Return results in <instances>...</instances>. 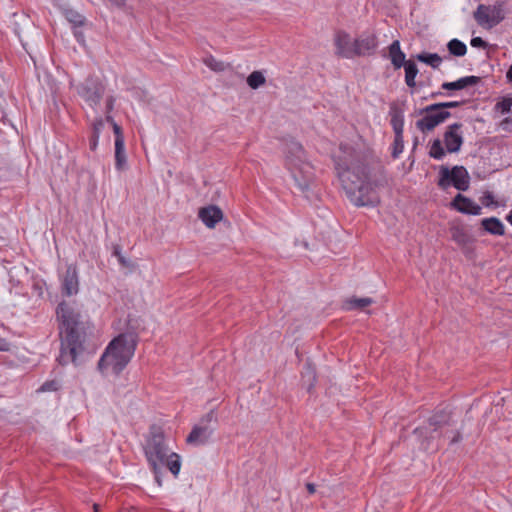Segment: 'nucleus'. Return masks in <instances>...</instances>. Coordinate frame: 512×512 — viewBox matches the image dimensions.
<instances>
[{"label": "nucleus", "instance_id": "1", "mask_svg": "<svg viewBox=\"0 0 512 512\" xmlns=\"http://www.w3.org/2000/svg\"><path fill=\"white\" fill-rule=\"evenodd\" d=\"M56 316L60 329V355L58 362L61 365L76 363L77 357L84 350V344L92 326L87 317L72 303L62 301L56 308Z\"/></svg>", "mask_w": 512, "mask_h": 512}, {"label": "nucleus", "instance_id": "2", "mask_svg": "<svg viewBox=\"0 0 512 512\" xmlns=\"http://www.w3.org/2000/svg\"><path fill=\"white\" fill-rule=\"evenodd\" d=\"M338 177L343 189L350 200L357 206H375L379 203V196L368 180V171L365 165L342 167L336 165Z\"/></svg>", "mask_w": 512, "mask_h": 512}, {"label": "nucleus", "instance_id": "3", "mask_svg": "<svg viewBox=\"0 0 512 512\" xmlns=\"http://www.w3.org/2000/svg\"><path fill=\"white\" fill-rule=\"evenodd\" d=\"M138 336L135 332H125L115 337L106 347L98 361V369L105 373L108 369L118 375L134 356Z\"/></svg>", "mask_w": 512, "mask_h": 512}, {"label": "nucleus", "instance_id": "4", "mask_svg": "<svg viewBox=\"0 0 512 512\" xmlns=\"http://www.w3.org/2000/svg\"><path fill=\"white\" fill-rule=\"evenodd\" d=\"M285 154L286 166L296 185L305 197L310 199L309 193L314 186V172L312 165L306 161L302 145L295 140H290L286 143Z\"/></svg>", "mask_w": 512, "mask_h": 512}, {"label": "nucleus", "instance_id": "5", "mask_svg": "<svg viewBox=\"0 0 512 512\" xmlns=\"http://www.w3.org/2000/svg\"><path fill=\"white\" fill-rule=\"evenodd\" d=\"M144 453L155 475L157 484L161 486V469L164 467L165 459L170 453L161 427L157 425L150 427L149 435L144 445Z\"/></svg>", "mask_w": 512, "mask_h": 512}, {"label": "nucleus", "instance_id": "6", "mask_svg": "<svg viewBox=\"0 0 512 512\" xmlns=\"http://www.w3.org/2000/svg\"><path fill=\"white\" fill-rule=\"evenodd\" d=\"M506 1H496L493 5L479 4L473 13L478 25L491 29L506 17Z\"/></svg>", "mask_w": 512, "mask_h": 512}, {"label": "nucleus", "instance_id": "7", "mask_svg": "<svg viewBox=\"0 0 512 512\" xmlns=\"http://www.w3.org/2000/svg\"><path fill=\"white\" fill-rule=\"evenodd\" d=\"M218 418L214 409L206 413L192 428L187 436V443L195 446L206 444L215 431Z\"/></svg>", "mask_w": 512, "mask_h": 512}, {"label": "nucleus", "instance_id": "8", "mask_svg": "<svg viewBox=\"0 0 512 512\" xmlns=\"http://www.w3.org/2000/svg\"><path fill=\"white\" fill-rule=\"evenodd\" d=\"M439 175L438 186L442 189L451 185L460 191H466L469 188L470 176L464 166H454L452 169L441 166Z\"/></svg>", "mask_w": 512, "mask_h": 512}, {"label": "nucleus", "instance_id": "9", "mask_svg": "<svg viewBox=\"0 0 512 512\" xmlns=\"http://www.w3.org/2000/svg\"><path fill=\"white\" fill-rule=\"evenodd\" d=\"M105 90L106 87L104 83L95 76L87 77L83 82L76 86L77 94L92 109H95L100 104Z\"/></svg>", "mask_w": 512, "mask_h": 512}, {"label": "nucleus", "instance_id": "10", "mask_svg": "<svg viewBox=\"0 0 512 512\" xmlns=\"http://www.w3.org/2000/svg\"><path fill=\"white\" fill-rule=\"evenodd\" d=\"M432 104L420 110L422 118L416 121V128L422 133H427L435 129L438 125L444 123L451 113L444 109H431Z\"/></svg>", "mask_w": 512, "mask_h": 512}, {"label": "nucleus", "instance_id": "11", "mask_svg": "<svg viewBox=\"0 0 512 512\" xmlns=\"http://www.w3.org/2000/svg\"><path fill=\"white\" fill-rule=\"evenodd\" d=\"M450 424L451 414L442 410L433 414L429 418L427 425L416 428L414 433L419 437H425V439L429 441L430 439H434L436 437L434 434L439 428Z\"/></svg>", "mask_w": 512, "mask_h": 512}, {"label": "nucleus", "instance_id": "12", "mask_svg": "<svg viewBox=\"0 0 512 512\" xmlns=\"http://www.w3.org/2000/svg\"><path fill=\"white\" fill-rule=\"evenodd\" d=\"M334 44L336 47V55L346 59L355 57V39L345 31H338L335 34Z\"/></svg>", "mask_w": 512, "mask_h": 512}, {"label": "nucleus", "instance_id": "13", "mask_svg": "<svg viewBox=\"0 0 512 512\" xmlns=\"http://www.w3.org/2000/svg\"><path fill=\"white\" fill-rule=\"evenodd\" d=\"M378 40L374 33L364 32L355 38V57L370 56L374 54Z\"/></svg>", "mask_w": 512, "mask_h": 512}, {"label": "nucleus", "instance_id": "14", "mask_svg": "<svg viewBox=\"0 0 512 512\" xmlns=\"http://www.w3.org/2000/svg\"><path fill=\"white\" fill-rule=\"evenodd\" d=\"M462 123H453L449 125L444 133V144L447 152L457 153L460 151L461 146L464 142L463 136L460 133Z\"/></svg>", "mask_w": 512, "mask_h": 512}, {"label": "nucleus", "instance_id": "15", "mask_svg": "<svg viewBox=\"0 0 512 512\" xmlns=\"http://www.w3.org/2000/svg\"><path fill=\"white\" fill-rule=\"evenodd\" d=\"M79 291V278L77 268L74 265H69L62 278V293L65 296L76 295Z\"/></svg>", "mask_w": 512, "mask_h": 512}, {"label": "nucleus", "instance_id": "16", "mask_svg": "<svg viewBox=\"0 0 512 512\" xmlns=\"http://www.w3.org/2000/svg\"><path fill=\"white\" fill-rule=\"evenodd\" d=\"M451 207L467 215H480L482 208L472 199L458 193L451 202Z\"/></svg>", "mask_w": 512, "mask_h": 512}, {"label": "nucleus", "instance_id": "17", "mask_svg": "<svg viewBox=\"0 0 512 512\" xmlns=\"http://www.w3.org/2000/svg\"><path fill=\"white\" fill-rule=\"evenodd\" d=\"M198 217L208 228H214L223 219V212L218 206L209 205L199 209Z\"/></svg>", "mask_w": 512, "mask_h": 512}, {"label": "nucleus", "instance_id": "18", "mask_svg": "<svg viewBox=\"0 0 512 512\" xmlns=\"http://www.w3.org/2000/svg\"><path fill=\"white\" fill-rule=\"evenodd\" d=\"M481 228L494 236H503L505 234V226L497 217L484 218L480 222Z\"/></svg>", "mask_w": 512, "mask_h": 512}, {"label": "nucleus", "instance_id": "19", "mask_svg": "<svg viewBox=\"0 0 512 512\" xmlns=\"http://www.w3.org/2000/svg\"><path fill=\"white\" fill-rule=\"evenodd\" d=\"M389 58L395 69H399L404 66L408 60H406L405 54L402 52L400 42L394 40L388 47Z\"/></svg>", "mask_w": 512, "mask_h": 512}, {"label": "nucleus", "instance_id": "20", "mask_svg": "<svg viewBox=\"0 0 512 512\" xmlns=\"http://www.w3.org/2000/svg\"><path fill=\"white\" fill-rule=\"evenodd\" d=\"M481 81L478 76H465L453 82H444L442 89L445 90H461L468 86L477 85Z\"/></svg>", "mask_w": 512, "mask_h": 512}, {"label": "nucleus", "instance_id": "21", "mask_svg": "<svg viewBox=\"0 0 512 512\" xmlns=\"http://www.w3.org/2000/svg\"><path fill=\"white\" fill-rule=\"evenodd\" d=\"M451 238L459 247L473 244L474 238L462 227L453 226L450 228Z\"/></svg>", "mask_w": 512, "mask_h": 512}, {"label": "nucleus", "instance_id": "22", "mask_svg": "<svg viewBox=\"0 0 512 512\" xmlns=\"http://www.w3.org/2000/svg\"><path fill=\"white\" fill-rule=\"evenodd\" d=\"M127 157L125 153V143L115 141V168L122 171L126 168Z\"/></svg>", "mask_w": 512, "mask_h": 512}, {"label": "nucleus", "instance_id": "23", "mask_svg": "<svg viewBox=\"0 0 512 512\" xmlns=\"http://www.w3.org/2000/svg\"><path fill=\"white\" fill-rule=\"evenodd\" d=\"M302 383L311 392L316 383V372L311 364H306L302 372Z\"/></svg>", "mask_w": 512, "mask_h": 512}, {"label": "nucleus", "instance_id": "24", "mask_svg": "<svg viewBox=\"0 0 512 512\" xmlns=\"http://www.w3.org/2000/svg\"><path fill=\"white\" fill-rule=\"evenodd\" d=\"M374 303V300L370 297L356 298L352 297L344 302V308L346 310L362 309Z\"/></svg>", "mask_w": 512, "mask_h": 512}, {"label": "nucleus", "instance_id": "25", "mask_svg": "<svg viewBox=\"0 0 512 512\" xmlns=\"http://www.w3.org/2000/svg\"><path fill=\"white\" fill-rule=\"evenodd\" d=\"M391 125L395 134H403L404 129V116L401 110L396 108L391 109Z\"/></svg>", "mask_w": 512, "mask_h": 512}, {"label": "nucleus", "instance_id": "26", "mask_svg": "<svg viewBox=\"0 0 512 512\" xmlns=\"http://www.w3.org/2000/svg\"><path fill=\"white\" fill-rule=\"evenodd\" d=\"M403 67L405 68L406 85L410 88H414L416 86L415 78L418 74V68L416 64L412 60H408Z\"/></svg>", "mask_w": 512, "mask_h": 512}, {"label": "nucleus", "instance_id": "27", "mask_svg": "<svg viewBox=\"0 0 512 512\" xmlns=\"http://www.w3.org/2000/svg\"><path fill=\"white\" fill-rule=\"evenodd\" d=\"M416 59L430 65L434 69H437L442 62V58L437 53L422 52L416 55Z\"/></svg>", "mask_w": 512, "mask_h": 512}, {"label": "nucleus", "instance_id": "28", "mask_svg": "<svg viewBox=\"0 0 512 512\" xmlns=\"http://www.w3.org/2000/svg\"><path fill=\"white\" fill-rule=\"evenodd\" d=\"M164 467H167L176 477L179 474L181 468L180 456L177 453L170 452L165 459Z\"/></svg>", "mask_w": 512, "mask_h": 512}, {"label": "nucleus", "instance_id": "29", "mask_svg": "<svg viewBox=\"0 0 512 512\" xmlns=\"http://www.w3.org/2000/svg\"><path fill=\"white\" fill-rule=\"evenodd\" d=\"M448 51L451 55L456 57H462L467 52V46L465 43L458 39H452L447 44Z\"/></svg>", "mask_w": 512, "mask_h": 512}, {"label": "nucleus", "instance_id": "30", "mask_svg": "<svg viewBox=\"0 0 512 512\" xmlns=\"http://www.w3.org/2000/svg\"><path fill=\"white\" fill-rule=\"evenodd\" d=\"M203 63L215 72H223L228 67V64L223 61L217 60L212 55H209L203 59Z\"/></svg>", "mask_w": 512, "mask_h": 512}, {"label": "nucleus", "instance_id": "31", "mask_svg": "<svg viewBox=\"0 0 512 512\" xmlns=\"http://www.w3.org/2000/svg\"><path fill=\"white\" fill-rule=\"evenodd\" d=\"M266 82V79L262 72L260 71H253L248 77H247V84L252 89H258L260 86L264 85Z\"/></svg>", "mask_w": 512, "mask_h": 512}, {"label": "nucleus", "instance_id": "32", "mask_svg": "<svg viewBox=\"0 0 512 512\" xmlns=\"http://www.w3.org/2000/svg\"><path fill=\"white\" fill-rule=\"evenodd\" d=\"M64 14H65L66 19L70 23H72L74 26L80 27V26L84 25L85 18L77 11H75L73 9H67V10H65Z\"/></svg>", "mask_w": 512, "mask_h": 512}, {"label": "nucleus", "instance_id": "33", "mask_svg": "<svg viewBox=\"0 0 512 512\" xmlns=\"http://www.w3.org/2000/svg\"><path fill=\"white\" fill-rule=\"evenodd\" d=\"M429 155H430V157H432L436 160H441L445 156V150H444L442 143L439 139H435L432 142V145H431V148L429 151Z\"/></svg>", "mask_w": 512, "mask_h": 512}, {"label": "nucleus", "instance_id": "34", "mask_svg": "<svg viewBox=\"0 0 512 512\" xmlns=\"http://www.w3.org/2000/svg\"><path fill=\"white\" fill-rule=\"evenodd\" d=\"M403 149H404L403 134H395L394 142H393L392 157L398 158L399 155L403 152Z\"/></svg>", "mask_w": 512, "mask_h": 512}, {"label": "nucleus", "instance_id": "35", "mask_svg": "<svg viewBox=\"0 0 512 512\" xmlns=\"http://www.w3.org/2000/svg\"><path fill=\"white\" fill-rule=\"evenodd\" d=\"M512 108V97H504L501 101L495 105V110L502 114L509 113Z\"/></svg>", "mask_w": 512, "mask_h": 512}, {"label": "nucleus", "instance_id": "36", "mask_svg": "<svg viewBox=\"0 0 512 512\" xmlns=\"http://www.w3.org/2000/svg\"><path fill=\"white\" fill-rule=\"evenodd\" d=\"M112 255L115 256L119 264L123 267H129L130 261L123 256L120 245L116 244L113 246Z\"/></svg>", "mask_w": 512, "mask_h": 512}, {"label": "nucleus", "instance_id": "37", "mask_svg": "<svg viewBox=\"0 0 512 512\" xmlns=\"http://www.w3.org/2000/svg\"><path fill=\"white\" fill-rule=\"evenodd\" d=\"M463 102L460 101H451V102H440L432 104L431 109H444L459 107Z\"/></svg>", "mask_w": 512, "mask_h": 512}, {"label": "nucleus", "instance_id": "38", "mask_svg": "<svg viewBox=\"0 0 512 512\" xmlns=\"http://www.w3.org/2000/svg\"><path fill=\"white\" fill-rule=\"evenodd\" d=\"M480 200H481V203L486 207H489L492 205L498 206V203L494 199V195L490 191H486L483 194V196L480 198Z\"/></svg>", "mask_w": 512, "mask_h": 512}, {"label": "nucleus", "instance_id": "39", "mask_svg": "<svg viewBox=\"0 0 512 512\" xmlns=\"http://www.w3.org/2000/svg\"><path fill=\"white\" fill-rule=\"evenodd\" d=\"M112 127H113V132L115 134V141H120L121 143H125L122 128L116 122H113Z\"/></svg>", "mask_w": 512, "mask_h": 512}, {"label": "nucleus", "instance_id": "40", "mask_svg": "<svg viewBox=\"0 0 512 512\" xmlns=\"http://www.w3.org/2000/svg\"><path fill=\"white\" fill-rule=\"evenodd\" d=\"M58 389V383L56 381H46L40 387V391H56Z\"/></svg>", "mask_w": 512, "mask_h": 512}, {"label": "nucleus", "instance_id": "41", "mask_svg": "<svg viewBox=\"0 0 512 512\" xmlns=\"http://www.w3.org/2000/svg\"><path fill=\"white\" fill-rule=\"evenodd\" d=\"M500 128L506 132H511L512 131V118L511 117H506L504 118L500 124H499Z\"/></svg>", "mask_w": 512, "mask_h": 512}, {"label": "nucleus", "instance_id": "42", "mask_svg": "<svg viewBox=\"0 0 512 512\" xmlns=\"http://www.w3.org/2000/svg\"><path fill=\"white\" fill-rule=\"evenodd\" d=\"M471 45L475 48H486L487 43L481 37L471 39Z\"/></svg>", "mask_w": 512, "mask_h": 512}, {"label": "nucleus", "instance_id": "43", "mask_svg": "<svg viewBox=\"0 0 512 512\" xmlns=\"http://www.w3.org/2000/svg\"><path fill=\"white\" fill-rule=\"evenodd\" d=\"M115 98L113 96H108L105 101V112L110 114L114 109Z\"/></svg>", "mask_w": 512, "mask_h": 512}, {"label": "nucleus", "instance_id": "44", "mask_svg": "<svg viewBox=\"0 0 512 512\" xmlns=\"http://www.w3.org/2000/svg\"><path fill=\"white\" fill-rule=\"evenodd\" d=\"M104 127V121L101 118H98L93 123V133L100 134L102 128Z\"/></svg>", "mask_w": 512, "mask_h": 512}, {"label": "nucleus", "instance_id": "45", "mask_svg": "<svg viewBox=\"0 0 512 512\" xmlns=\"http://www.w3.org/2000/svg\"><path fill=\"white\" fill-rule=\"evenodd\" d=\"M460 248L466 257L471 258L473 256L474 248L472 244H467V246H461Z\"/></svg>", "mask_w": 512, "mask_h": 512}, {"label": "nucleus", "instance_id": "46", "mask_svg": "<svg viewBox=\"0 0 512 512\" xmlns=\"http://www.w3.org/2000/svg\"><path fill=\"white\" fill-rule=\"evenodd\" d=\"M100 134H94L92 133V136L90 138V148L91 150H95L98 144Z\"/></svg>", "mask_w": 512, "mask_h": 512}, {"label": "nucleus", "instance_id": "47", "mask_svg": "<svg viewBox=\"0 0 512 512\" xmlns=\"http://www.w3.org/2000/svg\"><path fill=\"white\" fill-rule=\"evenodd\" d=\"M462 439V436H461V433L459 431H457L454 436L452 437L451 439V444H455V443H458L459 441H461Z\"/></svg>", "mask_w": 512, "mask_h": 512}, {"label": "nucleus", "instance_id": "48", "mask_svg": "<svg viewBox=\"0 0 512 512\" xmlns=\"http://www.w3.org/2000/svg\"><path fill=\"white\" fill-rule=\"evenodd\" d=\"M306 488L309 494H314L316 492V486L313 483H307Z\"/></svg>", "mask_w": 512, "mask_h": 512}, {"label": "nucleus", "instance_id": "49", "mask_svg": "<svg viewBox=\"0 0 512 512\" xmlns=\"http://www.w3.org/2000/svg\"><path fill=\"white\" fill-rule=\"evenodd\" d=\"M506 78L509 82H512V65L509 67L508 71L506 72Z\"/></svg>", "mask_w": 512, "mask_h": 512}, {"label": "nucleus", "instance_id": "50", "mask_svg": "<svg viewBox=\"0 0 512 512\" xmlns=\"http://www.w3.org/2000/svg\"><path fill=\"white\" fill-rule=\"evenodd\" d=\"M7 343L4 340L0 341V351H7Z\"/></svg>", "mask_w": 512, "mask_h": 512}, {"label": "nucleus", "instance_id": "51", "mask_svg": "<svg viewBox=\"0 0 512 512\" xmlns=\"http://www.w3.org/2000/svg\"><path fill=\"white\" fill-rule=\"evenodd\" d=\"M105 120H106V122L110 123L111 125L113 124V122H115L113 117L111 116V113L110 114L106 113Z\"/></svg>", "mask_w": 512, "mask_h": 512}, {"label": "nucleus", "instance_id": "52", "mask_svg": "<svg viewBox=\"0 0 512 512\" xmlns=\"http://www.w3.org/2000/svg\"><path fill=\"white\" fill-rule=\"evenodd\" d=\"M505 219L510 223L512 226V209L509 211V213L506 215Z\"/></svg>", "mask_w": 512, "mask_h": 512}, {"label": "nucleus", "instance_id": "53", "mask_svg": "<svg viewBox=\"0 0 512 512\" xmlns=\"http://www.w3.org/2000/svg\"><path fill=\"white\" fill-rule=\"evenodd\" d=\"M75 36L78 41H83V34L81 32H75Z\"/></svg>", "mask_w": 512, "mask_h": 512}, {"label": "nucleus", "instance_id": "54", "mask_svg": "<svg viewBox=\"0 0 512 512\" xmlns=\"http://www.w3.org/2000/svg\"><path fill=\"white\" fill-rule=\"evenodd\" d=\"M439 95H442V93H441V92H433V93H431V94H430V96H429V97H430V98H435V97H437V96H439Z\"/></svg>", "mask_w": 512, "mask_h": 512}, {"label": "nucleus", "instance_id": "55", "mask_svg": "<svg viewBox=\"0 0 512 512\" xmlns=\"http://www.w3.org/2000/svg\"><path fill=\"white\" fill-rule=\"evenodd\" d=\"M114 3H116L117 5H123L125 0H112Z\"/></svg>", "mask_w": 512, "mask_h": 512}, {"label": "nucleus", "instance_id": "56", "mask_svg": "<svg viewBox=\"0 0 512 512\" xmlns=\"http://www.w3.org/2000/svg\"><path fill=\"white\" fill-rule=\"evenodd\" d=\"M93 509L95 512H98L99 511V505L98 504H94L93 505Z\"/></svg>", "mask_w": 512, "mask_h": 512}]
</instances>
